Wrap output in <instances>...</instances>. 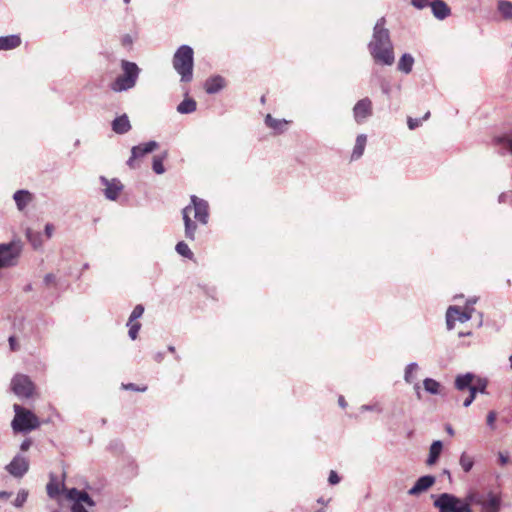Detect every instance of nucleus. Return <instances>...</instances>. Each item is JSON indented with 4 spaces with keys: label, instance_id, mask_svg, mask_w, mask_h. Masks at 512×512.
Instances as JSON below:
<instances>
[{
    "label": "nucleus",
    "instance_id": "53",
    "mask_svg": "<svg viewBox=\"0 0 512 512\" xmlns=\"http://www.w3.org/2000/svg\"><path fill=\"white\" fill-rule=\"evenodd\" d=\"M53 230H54V228L51 224H46L45 234H46L47 238H50L52 236Z\"/></svg>",
    "mask_w": 512,
    "mask_h": 512
},
{
    "label": "nucleus",
    "instance_id": "51",
    "mask_svg": "<svg viewBox=\"0 0 512 512\" xmlns=\"http://www.w3.org/2000/svg\"><path fill=\"white\" fill-rule=\"evenodd\" d=\"M123 388L126 390H134V391H140V392H143L146 390V387L139 388L133 383L123 385Z\"/></svg>",
    "mask_w": 512,
    "mask_h": 512
},
{
    "label": "nucleus",
    "instance_id": "26",
    "mask_svg": "<svg viewBox=\"0 0 512 512\" xmlns=\"http://www.w3.org/2000/svg\"><path fill=\"white\" fill-rule=\"evenodd\" d=\"M414 64V58L411 54L405 53L401 56L399 62H398V70L409 74L412 71Z\"/></svg>",
    "mask_w": 512,
    "mask_h": 512
},
{
    "label": "nucleus",
    "instance_id": "60",
    "mask_svg": "<svg viewBox=\"0 0 512 512\" xmlns=\"http://www.w3.org/2000/svg\"><path fill=\"white\" fill-rule=\"evenodd\" d=\"M447 432H448L450 435H453V429H452L450 426H448V427H447Z\"/></svg>",
    "mask_w": 512,
    "mask_h": 512
},
{
    "label": "nucleus",
    "instance_id": "42",
    "mask_svg": "<svg viewBox=\"0 0 512 512\" xmlns=\"http://www.w3.org/2000/svg\"><path fill=\"white\" fill-rule=\"evenodd\" d=\"M407 124L410 130H414L415 128L419 127L422 124V119L409 117L407 120Z\"/></svg>",
    "mask_w": 512,
    "mask_h": 512
},
{
    "label": "nucleus",
    "instance_id": "64",
    "mask_svg": "<svg viewBox=\"0 0 512 512\" xmlns=\"http://www.w3.org/2000/svg\"><path fill=\"white\" fill-rule=\"evenodd\" d=\"M131 0H123L125 4H129Z\"/></svg>",
    "mask_w": 512,
    "mask_h": 512
},
{
    "label": "nucleus",
    "instance_id": "10",
    "mask_svg": "<svg viewBox=\"0 0 512 512\" xmlns=\"http://www.w3.org/2000/svg\"><path fill=\"white\" fill-rule=\"evenodd\" d=\"M12 391L20 398H29L34 391V384L30 378L23 374H17L11 381Z\"/></svg>",
    "mask_w": 512,
    "mask_h": 512
},
{
    "label": "nucleus",
    "instance_id": "35",
    "mask_svg": "<svg viewBox=\"0 0 512 512\" xmlns=\"http://www.w3.org/2000/svg\"><path fill=\"white\" fill-rule=\"evenodd\" d=\"M166 157V154H164L163 156H155L153 158V164H152V168H153V171L156 173V174H163L165 172V168H164V165H163V160L164 158Z\"/></svg>",
    "mask_w": 512,
    "mask_h": 512
},
{
    "label": "nucleus",
    "instance_id": "3",
    "mask_svg": "<svg viewBox=\"0 0 512 512\" xmlns=\"http://www.w3.org/2000/svg\"><path fill=\"white\" fill-rule=\"evenodd\" d=\"M172 64L180 75L181 82H191L193 79L194 51L189 45H181L174 53Z\"/></svg>",
    "mask_w": 512,
    "mask_h": 512
},
{
    "label": "nucleus",
    "instance_id": "31",
    "mask_svg": "<svg viewBox=\"0 0 512 512\" xmlns=\"http://www.w3.org/2000/svg\"><path fill=\"white\" fill-rule=\"evenodd\" d=\"M459 464L464 472H470L474 465V458L463 452L460 456Z\"/></svg>",
    "mask_w": 512,
    "mask_h": 512
},
{
    "label": "nucleus",
    "instance_id": "59",
    "mask_svg": "<svg viewBox=\"0 0 512 512\" xmlns=\"http://www.w3.org/2000/svg\"><path fill=\"white\" fill-rule=\"evenodd\" d=\"M429 117H430V112H427V113H425V114H424L423 118H421V119H422V121H425V120H427Z\"/></svg>",
    "mask_w": 512,
    "mask_h": 512
},
{
    "label": "nucleus",
    "instance_id": "45",
    "mask_svg": "<svg viewBox=\"0 0 512 512\" xmlns=\"http://www.w3.org/2000/svg\"><path fill=\"white\" fill-rule=\"evenodd\" d=\"M340 477L338 476V474L336 473V471L334 470H331L330 473H329V477H328V482L331 484V485H336L340 482Z\"/></svg>",
    "mask_w": 512,
    "mask_h": 512
},
{
    "label": "nucleus",
    "instance_id": "44",
    "mask_svg": "<svg viewBox=\"0 0 512 512\" xmlns=\"http://www.w3.org/2000/svg\"><path fill=\"white\" fill-rule=\"evenodd\" d=\"M496 418H497V414L495 411H490L487 415V425L491 428V429H495V421H496Z\"/></svg>",
    "mask_w": 512,
    "mask_h": 512
},
{
    "label": "nucleus",
    "instance_id": "63",
    "mask_svg": "<svg viewBox=\"0 0 512 512\" xmlns=\"http://www.w3.org/2000/svg\"><path fill=\"white\" fill-rule=\"evenodd\" d=\"M443 473H444V475H448V476H450V472H449L448 470H444V472H443Z\"/></svg>",
    "mask_w": 512,
    "mask_h": 512
},
{
    "label": "nucleus",
    "instance_id": "11",
    "mask_svg": "<svg viewBox=\"0 0 512 512\" xmlns=\"http://www.w3.org/2000/svg\"><path fill=\"white\" fill-rule=\"evenodd\" d=\"M475 311L474 308L465 307L463 311L457 306H450L446 312V325L448 330H452L455 326V322L459 321L465 323L472 318V313Z\"/></svg>",
    "mask_w": 512,
    "mask_h": 512
},
{
    "label": "nucleus",
    "instance_id": "62",
    "mask_svg": "<svg viewBox=\"0 0 512 512\" xmlns=\"http://www.w3.org/2000/svg\"><path fill=\"white\" fill-rule=\"evenodd\" d=\"M168 350H169L170 352H174V351H175V348H174V346H169V347H168Z\"/></svg>",
    "mask_w": 512,
    "mask_h": 512
},
{
    "label": "nucleus",
    "instance_id": "50",
    "mask_svg": "<svg viewBox=\"0 0 512 512\" xmlns=\"http://www.w3.org/2000/svg\"><path fill=\"white\" fill-rule=\"evenodd\" d=\"M380 87H381L383 94H385V95L390 94L391 86L387 81H385V80L381 81Z\"/></svg>",
    "mask_w": 512,
    "mask_h": 512
},
{
    "label": "nucleus",
    "instance_id": "16",
    "mask_svg": "<svg viewBox=\"0 0 512 512\" xmlns=\"http://www.w3.org/2000/svg\"><path fill=\"white\" fill-rule=\"evenodd\" d=\"M429 6L431 7L434 17L439 20L447 18L451 13L450 8L443 0H433Z\"/></svg>",
    "mask_w": 512,
    "mask_h": 512
},
{
    "label": "nucleus",
    "instance_id": "38",
    "mask_svg": "<svg viewBox=\"0 0 512 512\" xmlns=\"http://www.w3.org/2000/svg\"><path fill=\"white\" fill-rule=\"evenodd\" d=\"M143 313H144V307L141 304L136 305L134 307L128 321L130 323L134 322L135 320L140 318L143 315Z\"/></svg>",
    "mask_w": 512,
    "mask_h": 512
},
{
    "label": "nucleus",
    "instance_id": "46",
    "mask_svg": "<svg viewBox=\"0 0 512 512\" xmlns=\"http://www.w3.org/2000/svg\"><path fill=\"white\" fill-rule=\"evenodd\" d=\"M499 203H512V194L510 193H501L498 197Z\"/></svg>",
    "mask_w": 512,
    "mask_h": 512
},
{
    "label": "nucleus",
    "instance_id": "43",
    "mask_svg": "<svg viewBox=\"0 0 512 512\" xmlns=\"http://www.w3.org/2000/svg\"><path fill=\"white\" fill-rule=\"evenodd\" d=\"M487 385L488 381L486 379H478L477 385H475L474 387L477 388V392L485 394Z\"/></svg>",
    "mask_w": 512,
    "mask_h": 512
},
{
    "label": "nucleus",
    "instance_id": "40",
    "mask_svg": "<svg viewBox=\"0 0 512 512\" xmlns=\"http://www.w3.org/2000/svg\"><path fill=\"white\" fill-rule=\"evenodd\" d=\"M469 392H470L469 396L463 402V406L464 407H469L473 403V401H474V399L476 397L477 388L476 387H471Z\"/></svg>",
    "mask_w": 512,
    "mask_h": 512
},
{
    "label": "nucleus",
    "instance_id": "18",
    "mask_svg": "<svg viewBox=\"0 0 512 512\" xmlns=\"http://www.w3.org/2000/svg\"><path fill=\"white\" fill-rule=\"evenodd\" d=\"M21 45V38L17 34L0 36V51L12 50Z\"/></svg>",
    "mask_w": 512,
    "mask_h": 512
},
{
    "label": "nucleus",
    "instance_id": "33",
    "mask_svg": "<svg viewBox=\"0 0 512 512\" xmlns=\"http://www.w3.org/2000/svg\"><path fill=\"white\" fill-rule=\"evenodd\" d=\"M495 143L512 154V135L499 136L495 138Z\"/></svg>",
    "mask_w": 512,
    "mask_h": 512
},
{
    "label": "nucleus",
    "instance_id": "15",
    "mask_svg": "<svg viewBox=\"0 0 512 512\" xmlns=\"http://www.w3.org/2000/svg\"><path fill=\"white\" fill-rule=\"evenodd\" d=\"M436 482V478L432 475H425L418 478L415 484L408 490V495L418 496L427 491Z\"/></svg>",
    "mask_w": 512,
    "mask_h": 512
},
{
    "label": "nucleus",
    "instance_id": "2",
    "mask_svg": "<svg viewBox=\"0 0 512 512\" xmlns=\"http://www.w3.org/2000/svg\"><path fill=\"white\" fill-rule=\"evenodd\" d=\"M194 214V218L202 225H206L209 219V205L204 199L195 195L191 196V204L182 210L185 225V237L189 240L195 239L197 225L191 220L190 214Z\"/></svg>",
    "mask_w": 512,
    "mask_h": 512
},
{
    "label": "nucleus",
    "instance_id": "37",
    "mask_svg": "<svg viewBox=\"0 0 512 512\" xmlns=\"http://www.w3.org/2000/svg\"><path fill=\"white\" fill-rule=\"evenodd\" d=\"M127 326H129V331H128L129 337L132 340H135L137 338L138 332H139V330L141 328V324L138 323V322L130 323L128 321Z\"/></svg>",
    "mask_w": 512,
    "mask_h": 512
},
{
    "label": "nucleus",
    "instance_id": "54",
    "mask_svg": "<svg viewBox=\"0 0 512 512\" xmlns=\"http://www.w3.org/2000/svg\"><path fill=\"white\" fill-rule=\"evenodd\" d=\"M9 345H10L11 350H13V351L17 350L16 338L14 336L9 337Z\"/></svg>",
    "mask_w": 512,
    "mask_h": 512
},
{
    "label": "nucleus",
    "instance_id": "57",
    "mask_svg": "<svg viewBox=\"0 0 512 512\" xmlns=\"http://www.w3.org/2000/svg\"><path fill=\"white\" fill-rule=\"evenodd\" d=\"M338 403H339V405H340L342 408H345V407L347 406V403H346V401H345V399H344V397H343V396H340V397H339V399H338Z\"/></svg>",
    "mask_w": 512,
    "mask_h": 512
},
{
    "label": "nucleus",
    "instance_id": "25",
    "mask_svg": "<svg viewBox=\"0 0 512 512\" xmlns=\"http://www.w3.org/2000/svg\"><path fill=\"white\" fill-rule=\"evenodd\" d=\"M474 374L466 373L462 375H458L455 379V387L456 389L463 391L465 389H469L473 387L472 381L474 379Z\"/></svg>",
    "mask_w": 512,
    "mask_h": 512
},
{
    "label": "nucleus",
    "instance_id": "21",
    "mask_svg": "<svg viewBox=\"0 0 512 512\" xmlns=\"http://www.w3.org/2000/svg\"><path fill=\"white\" fill-rule=\"evenodd\" d=\"M112 129L117 134L127 133L131 129L129 118L126 114H123L115 118L112 122Z\"/></svg>",
    "mask_w": 512,
    "mask_h": 512
},
{
    "label": "nucleus",
    "instance_id": "19",
    "mask_svg": "<svg viewBox=\"0 0 512 512\" xmlns=\"http://www.w3.org/2000/svg\"><path fill=\"white\" fill-rule=\"evenodd\" d=\"M225 86V80L221 76H214L206 80L205 82V91L208 94H216L220 90H222Z\"/></svg>",
    "mask_w": 512,
    "mask_h": 512
},
{
    "label": "nucleus",
    "instance_id": "7",
    "mask_svg": "<svg viewBox=\"0 0 512 512\" xmlns=\"http://www.w3.org/2000/svg\"><path fill=\"white\" fill-rule=\"evenodd\" d=\"M22 246L19 241L0 244V268L14 266L21 254Z\"/></svg>",
    "mask_w": 512,
    "mask_h": 512
},
{
    "label": "nucleus",
    "instance_id": "17",
    "mask_svg": "<svg viewBox=\"0 0 512 512\" xmlns=\"http://www.w3.org/2000/svg\"><path fill=\"white\" fill-rule=\"evenodd\" d=\"M483 512H499L501 508V498L498 495L489 493L486 500L478 502Z\"/></svg>",
    "mask_w": 512,
    "mask_h": 512
},
{
    "label": "nucleus",
    "instance_id": "13",
    "mask_svg": "<svg viewBox=\"0 0 512 512\" xmlns=\"http://www.w3.org/2000/svg\"><path fill=\"white\" fill-rule=\"evenodd\" d=\"M101 184L104 186V195L108 200L115 201L123 190V185L119 179L113 178L109 180L105 176L99 178Z\"/></svg>",
    "mask_w": 512,
    "mask_h": 512
},
{
    "label": "nucleus",
    "instance_id": "48",
    "mask_svg": "<svg viewBox=\"0 0 512 512\" xmlns=\"http://www.w3.org/2000/svg\"><path fill=\"white\" fill-rule=\"evenodd\" d=\"M44 283L47 286L55 285L56 284V276L52 273H48L44 277Z\"/></svg>",
    "mask_w": 512,
    "mask_h": 512
},
{
    "label": "nucleus",
    "instance_id": "56",
    "mask_svg": "<svg viewBox=\"0 0 512 512\" xmlns=\"http://www.w3.org/2000/svg\"><path fill=\"white\" fill-rule=\"evenodd\" d=\"M414 390H415V393L417 395L418 398L421 397V394H420V385L418 382H414Z\"/></svg>",
    "mask_w": 512,
    "mask_h": 512
},
{
    "label": "nucleus",
    "instance_id": "27",
    "mask_svg": "<svg viewBox=\"0 0 512 512\" xmlns=\"http://www.w3.org/2000/svg\"><path fill=\"white\" fill-rule=\"evenodd\" d=\"M197 103L192 98H185L178 106L177 112L180 114H190L196 111Z\"/></svg>",
    "mask_w": 512,
    "mask_h": 512
},
{
    "label": "nucleus",
    "instance_id": "23",
    "mask_svg": "<svg viewBox=\"0 0 512 512\" xmlns=\"http://www.w3.org/2000/svg\"><path fill=\"white\" fill-rule=\"evenodd\" d=\"M442 450H443L442 441H440V440L434 441L429 448V456L426 460V464L428 466L434 465L438 461Z\"/></svg>",
    "mask_w": 512,
    "mask_h": 512
},
{
    "label": "nucleus",
    "instance_id": "22",
    "mask_svg": "<svg viewBox=\"0 0 512 512\" xmlns=\"http://www.w3.org/2000/svg\"><path fill=\"white\" fill-rule=\"evenodd\" d=\"M288 121L285 119L273 118L270 114L265 117V124L269 128L273 129L275 133H282L287 129Z\"/></svg>",
    "mask_w": 512,
    "mask_h": 512
},
{
    "label": "nucleus",
    "instance_id": "24",
    "mask_svg": "<svg viewBox=\"0 0 512 512\" xmlns=\"http://www.w3.org/2000/svg\"><path fill=\"white\" fill-rule=\"evenodd\" d=\"M366 142H367V136L365 134H359L357 136L355 145H354V148H353V151L351 154L352 160H357L363 155L365 146H366Z\"/></svg>",
    "mask_w": 512,
    "mask_h": 512
},
{
    "label": "nucleus",
    "instance_id": "34",
    "mask_svg": "<svg viewBox=\"0 0 512 512\" xmlns=\"http://www.w3.org/2000/svg\"><path fill=\"white\" fill-rule=\"evenodd\" d=\"M175 249L178 254H180L181 256H183L185 258L192 259L194 256V254L191 251V249L189 248V246L183 241L178 242Z\"/></svg>",
    "mask_w": 512,
    "mask_h": 512
},
{
    "label": "nucleus",
    "instance_id": "8",
    "mask_svg": "<svg viewBox=\"0 0 512 512\" xmlns=\"http://www.w3.org/2000/svg\"><path fill=\"white\" fill-rule=\"evenodd\" d=\"M66 498L73 502L71 512H88L84 505L88 507L95 506L94 500L85 491L71 488L66 490Z\"/></svg>",
    "mask_w": 512,
    "mask_h": 512
},
{
    "label": "nucleus",
    "instance_id": "9",
    "mask_svg": "<svg viewBox=\"0 0 512 512\" xmlns=\"http://www.w3.org/2000/svg\"><path fill=\"white\" fill-rule=\"evenodd\" d=\"M30 462L29 459L18 453L12 460L5 466V470L14 478L21 479L29 471Z\"/></svg>",
    "mask_w": 512,
    "mask_h": 512
},
{
    "label": "nucleus",
    "instance_id": "29",
    "mask_svg": "<svg viewBox=\"0 0 512 512\" xmlns=\"http://www.w3.org/2000/svg\"><path fill=\"white\" fill-rule=\"evenodd\" d=\"M419 370V366L416 362L409 363L404 371V380L408 384H412L416 380V373Z\"/></svg>",
    "mask_w": 512,
    "mask_h": 512
},
{
    "label": "nucleus",
    "instance_id": "61",
    "mask_svg": "<svg viewBox=\"0 0 512 512\" xmlns=\"http://www.w3.org/2000/svg\"><path fill=\"white\" fill-rule=\"evenodd\" d=\"M509 364H510V368L512 369V354L509 357Z\"/></svg>",
    "mask_w": 512,
    "mask_h": 512
},
{
    "label": "nucleus",
    "instance_id": "12",
    "mask_svg": "<svg viewBox=\"0 0 512 512\" xmlns=\"http://www.w3.org/2000/svg\"><path fill=\"white\" fill-rule=\"evenodd\" d=\"M353 118L357 124H363L373 114V104L370 98L365 97L356 102L353 107Z\"/></svg>",
    "mask_w": 512,
    "mask_h": 512
},
{
    "label": "nucleus",
    "instance_id": "28",
    "mask_svg": "<svg viewBox=\"0 0 512 512\" xmlns=\"http://www.w3.org/2000/svg\"><path fill=\"white\" fill-rule=\"evenodd\" d=\"M423 387L426 392L432 395H438L441 393V384L432 378H425L423 380Z\"/></svg>",
    "mask_w": 512,
    "mask_h": 512
},
{
    "label": "nucleus",
    "instance_id": "6",
    "mask_svg": "<svg viewBox=\"0 0 512 512\" xmlns=\"http://www.w3.org/2000/svg\"><path fill=\"white\" fill-rule=\"evenodd\" d=\"M15 417L11 426L15 432H27L39 427L38 418L29 410L18 404L14 405Z\"/></svg>",
    "mask_w": 512,
    "mask_h": 512
},
{
    "label": "nucleus",
    "instance_id": "32",
    "mask_svg": "<svg viewBox=\"0 0 512 512\" xmlns=\"http://www.w3.org/2000/svg\"><path fill=\"white\" fill-rule=\"evenodd\" d=\"M26 236L34 248H39L42 245V235L40 232L33 231L32 229L26 230Z\"/></svg>",
    "mask_w": 512,
    "mask_h": 512
},
{
    "label": "nucleus",
    "instance_id": "41",
    "mask_svg": "<svg viewBox=\"0 0 512 512\" xmlns=\"http://www.w3.org/2000/svg\"><path fill=\"white\" fill-rule=\"evenodd\" d=\"M429 0H411V4L418 10H422L430 5Z\"/></svg>",
    "mask_w": 512,
    "mask_h": 512
},
{
    "label": "nucleus",
    "instance_id": "49",
    "mask_svg": "<svg viewBox=\"0 0 512 512\" xmlns=\"http://www.w3.org/2000/svg\"><path fill=\"white\" fill-rule=\"evenodd\" d=\"M498 460L500 465L504 466L509 462V454L507 452H499L498 453Z\"/></svg>",
    "mask_w": 512,
    "mask_h": 512
},
{
    "label": "nucleus",
    "instance_id": "39",
    "mask_svg": "<svg viewBox=\"0 0 512 512\" xmlns=\"http://www.w3.org/2000/svg\"><path fill=\"white\" fill-rule=\"evenodd\" d=\"M46 489H47L48 496L51 498H55L56 496H58V494L60 492L58 484L53 483V482L48 483Z\"/></svg>",
    "mask_w": 512,
    "mask_h": 512
},
{
    "label": "nucleus",
    "instance_id": "5",
    "mask_svg": "<svg viewBox=\"0 0 512 512\" xmlns=\"http://www.w3.org/2000/svg\"><path fill=\"white\" fill-rule=\"evenodd\" d=\"M433 505L438 512H472L469 499H461L451 493L439 494Z\"/></svg>",
    "mask_w": 512,
    "mask_h": 512
},
{
    "label": "nucleus",
    "instance_id": "1",
    "mask_svg": "<svg viewBox=\"0 0 512 512\" xmlns=\"http://www.w3.org/2000/svg\"><path fill=\"white\" fill-rule=\"evenodd\" d=\"M385 24L384 17L377 20L373 28L372 39L368 43V50L376 63L390 66L394 63L395 56L390 32Z\"/></svg>",
    "mask_w": 512,
    "mask_h": 512
},
{
    "label": "nucleus",
    "instance_id": "58",
    "mask_svg": "<svg viewBox=\"0 0 512 512\" xmlns=\"http://www.w3.org/2000/svg\"><path fill=\"white\" fill-rule=\"evenodd\" d=\"M31 290H32V284H30V283H29V284H27V285L24 287V291H25V292H29V291H31Z\"/></svg>",
    "mask_w": 512,
    "mask_h": 512
},
{
    "label": "nucleus",
    "instance_id": "47",
    "mask_svg": "<svg viewBox=\"0 0 512 512\" xmlns=\"http://www.w3.org/2000/svg\"><path fill=\"white\" fill-rule=\"evenodd\" d=\"M361 411H376V412H381L382 411V408L378 405V404H374V405H362L361 408H360Z\"/></svg>",
    "mask_w": 512,
    "mask_h": 512
},
{
    "label": "nucleus",
    "instance_id": "36",
    "mask_svg": "<svg viewBox=\"0 0 512 512\" xmlns=\"http://www.w3.org/2000/svg\"><path fill=\"white\" fill-rule=\"evenodd\" d=\"M28 497V492L25 490H20L13 502L14 506L20 508L24 505Z\"/></svg>",
    "mask_w": 512,
    "mask_h": 512
},
{
    "label": "nucleus",
    "instance_id": "30",
    "mask_svg": "<svg viewBox=\"0 0 512 512\" xmlns=\"http://www.w3.org/2000/svg\"><path fill=\"white\" fill-rule=\"evenodd\" d=\"M498 10L506 20L512 19V2L508 0L498 1Z\"/></svg>",
    "mask_w": 512,
    "mask_h": 512
},
{
    "label": "nucleus",
    "instance_id": "4",
    "mask_svg": "<svg viewBox=\"0 0 512 512\" xmlns=\"http://www.w3.org/2000/svg\"><path fill=\"white\" fill-rule=\"evenodd\" d=\"M122 75H119L111 84V89L115 92L127 91L133 88L139 76L140 69L134 62L122 60Z\"/></svg>",
    "mask_w": 512,
    "mask_h": 512
},
{
    "label": "nucleus",
    "instance_id": "52",
    "mask_svg": "<svg viewBox=\"0 0 512 512\" xmlns=\"http://www.w3.org/2000/svg\"><path fill=\"white\" fill-rule=\"evenodd\" d=\"M32 445V441L30 439H25L21 445H20V450L25 452L27 450H29V448L31 447Z\"/></svg>",
    "mask_w": 512,
    "mask_h": 512
},
{
    "label": "nucleus",
    "instance_id": "20",
    "mask_svg": "<svg viewBox=\"0 0 512 512\" xmlns=\"http://www.w3.org/2000/svg\"><path fill=\"white\" fill-rule=\"evenodd\" d=\"M13 199L18 210L23 211L32 201L33 196L28 190H18L14 193Z\"/></svg>",
    "mask_w": 512,
    "mask_h": 512
},
{
    "label": "nucleus",
    "instance_id": "14",
    "mask_svg": "<svg viewBox=\"0 0 512 512\" xmlns=\"http://www.w3.org/2000/svg\"><path fill=\"white\" fill-rule=\"evenodd\" d=\"M158 146L159 145L156 141H149L144 144L134 146L131 150V157L128 159L127 165L130 168H136V159L144 156L145 154L153 152L158 148Z\"/></svg>",
    "mask_w": 512,
    "mask_h": 512
},
{
    "label": "nucleus",
    "instance_id": "55",
    "mask_svg": "<svg viewBox=\"0 0 512 512\" xmlns=\"http://www.w3.org/2000/svg\"><path fill=\"white\" fill-rule=\"evenodd\" d=\"M478 298L477 297H471L469 298L467 301H466V306L465 307H469V308H473V305L476 304Z\"/></svg>",
    "mask_w": 512,
    "mask_h": 512
}]
</instances>
